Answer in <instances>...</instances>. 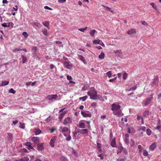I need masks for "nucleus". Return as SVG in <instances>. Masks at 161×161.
Instances as JSON below:
<instances>
[{"mask_svg":"<svg viewBox=\"0 0 161 161\" xmlns=\"http://www.w3.org/2000/svg\"><path fill=\"white\" fill-rule=\"evenodd\" d=\"M121 107L119 104L113 103L111 106V109L113 111V114L118 117H120L123 115L122 110L120 109Z\"/></svg>","mask_w":161,"mask_h":161,"instance_id":"f257e3e1","label":"nucleus"},{"mask_svg":"<svg viewBox=\"0 0 161 161\" xmlns=\"http://www.w3.org/2000/svg\"><path fill=\"white\" fill-rule=\"evenodd\" d=\"M87 94L90 96V98L93 100H96L98 98L97 95V92L95 91L90 92H88Z\"/></svg>","mask_w":161,"mask_h":161,"instance_id":"f03ea898","label":"nucleus"},{"mask_svg":"<svg viewBox=\"0 0 161 161\" xmlns=\"http://www.w3.org/2000/svg\"><path fill=\"white\" fill-rule=\"evenodd\" d=\"M72 122V119L71 117H65L64 120L63 122L64 125H67L69 124H70Z\"/></svg>","mask_w":161,"mask_h":161,"instance_id":"7ed1b4c3","label":"nucleus"},{"mask_svg":"<svg viewBox=\"0 0 161 161\" xmlns=\"http://www.w3.org/2000/svg\"><path fill=\"white\" fill-rule=\"evenodd\" d=\"M136 33V30L133 28L130 29L127 32V33L131 36H135Z\"/></svg>","mask_w":161,"mask_h":161,"instance_id":"20e7f679","label":"nucleus"},{"mask_svg":"<svg viewBox=\"0 0 161 161\" xmlns=\"http://www.w3.org/2000/svg\"><path fill=\"white\" fill-rule=\"evenodd\" d=\"M63 64L65 67L67 69H71L73 67V65L70 61H64L63 62Z\"/></svg>","mask_w":161,"mask_h":161,"instance_id":"39448f33","label":"nucleus"},{"mask_svg":"<svg viewBox=\"0 0 161 161\" xmlns=\"http://www.w3.org/2000/svg\"><path fill=\"white\" fill-rule=\"evenodd\" d=\"M81 114L82 115L85 117H91L92 116L91 113L89 111L85 112L84 111H81Z\"/></svg>","mask_w":161,"mask_h":161,"instance_id":"423d86ee","label":"nucleus"},{"mask_svg":"<svg viewBox=\"0 0 161 161\" xmlns=\"http://www.w3.org/2000/svg\"><path fill=\"white\" fill-rule=\"evenodd\" d=\"M153 99V95L151 94L150 95V97L149 98H147L146 100L144 103V105L145 106H147L148 104H149Z\"/></svg>","mask_w":161,"mask_h":161,"instance_id":"0eeeda50","label":"nucleus"},{"mask_svg":"<svg viewBox=\"0 0 161 161\" xmlns=\"http://www.w3.org/2000/svg\"><path fill=\"white\" fill-rule=\"evenodd\" d=\"M58 97V96L56 94L48 95L47 96V99L49 100H52L53 99H56Z\"/></svg>","mask_w":161,"mask_h":161,"instance_id":"6e6552de","label":"nucleus"},{"mask_svg":"<svg viewBox=\"0 0 161 161\" xmlns=\"http://www.w3.org/2000/svg\"><path fill=\"white\" fill-rule=\"evenodd\" d=\"M32 141L34 142V145L33 146L35 147L36 146V144L37 145L39 143V140L37 137H33L31 139Z\"/></svg>","mask_w":161,"mask_h":161,"instance_id":"1a4fd4ad","label":"nucleus"},{"mask_svg":"<svg viewBox=\"0 0 161 161\" xmlns=\"http://www.w3.org/2000/svg\"><path fill=\"white\" fill-rule=\"evenodd\" d=\"M37 149L38 151H42L44 149V147L43 143H39L36 145Z\"/></svg>","mask_w":161,"mask_h":161,"instance_id":"9d476101","label":"nucleus"},{"mask_svg":"<svg viewBox=\"0 0 161 161\" xmlns=\"http://www.w3.org/2000/svg\"><path fill=\"white\" fill-rule=\"evenodd\" d=\"M37 51V47H33L31 51L32 52V54L34 56H37L36 51Z\"/></svg>","mask_w":161,"mask_h":161,"instance_id":"9b49d317","label":"nucleus"},{"mask_svg":"<svg viewBox=\"0 0 161 161\" xmlns=\"http://www.w3.org/2000/svg\"><path fill=\"white\" fill-rule=\"evenodd\" d=\"M67 112V111H64V112H63L60 113V114L59 116L58 117L59 120L60 121H62V119L64 115L66 114Z\"/></svg>","mask_w":161,"mask_h":161,"instance_id":"f8f14e48","label":"nucleus"},{"mask_svg":"<svg viewBox=\"0 0 161 161\" xmlns=\"http://www.w3.org/2000/svg\"><path fill=\"white\" fill-rule=\"evenodd\" d=\"M158 76H156L154 77L152 83L154 85H156L158 83Z\"/></svg>","mask_w":161,"mask_h":161,"instance_id":"ddd939ff","label":"nucleus"},{"mask_svg":"<svg viewBox=\"0 0 161 161\" xmlns=\"http://www.w3.org/2000/svg\"><path fill=\"white\" fill-rule=\"evenodd\" d=\"M78 57L80 58V60L82 61L85 64H86V62L85 59V58L82 55H78Z\"/></svg>","mask_w":161,"mask_h":161,"instance_id":"4468645a","label":"nucleus"},{"mask_svg":"<svg viewBox=\"0 0 161 161\" xmlns=\"http://www.w3.org/2000/svg\"><path fill=\"white\" fill-rule=\"evenodd\" d=\"M157 143H153L150 146L149 149L152 151H153L154 150L155 148L156 147Z\"/></svg>","mask_w":161,"mask_h":161,"instance_id":"2eb2a0df","label":"nucleus"},{"mask_svg":"<svg viewBox=\"0 0 161 161\" xmlns=\"http://www.w3.org/2000/svg\"><path fill=\"white\" fill-rule=\"evenodd\" d=\"M32 25H35L38 28H41L42 26V25L40 24V23L37 22H33L32 23Z\"/></svg>","mask_w":161,"mask_h":161,"instance_id":"dca6fc26","label":"nucleus"},{"mask_svg":"<svg viewBox=\"0 0 161 161\" xmlns=\"http://www.w3.org/2000/svg\"><path fill=\"white\" fill-rule=\"evenodd\" d=\"M129 136L128 134H125V143L128 144L129 143Z\"/></svg>","mask_w":161,"mask_h":161,"instance_id":"f3484780","label":"nucleus"},{"mask_svg":"<svg viewBox=\"0 0 161 161\" xmlns=\"http://www.w3.org/2000/svg\"><path fill=\"white\" fill-rule=\"evenodd\" d=\"M111 144L113 147H115L116 146L115 142V138H114L111 142Z\"/></svg>","mask_w":161,"mask_h":161,"instance_id":"a211bd4d","label":"nucleus"},{"mask_svg":"<svg viewBox=\"0 0 161 161\" xmlns=\"http://www.w3.org/2000/svg\"><path fill=\"white\" fill-rule=\"evenodd\" d=\"M102 6H103V7H104L105 8L106 10L109 11L110 12H111L112 13H114V12L113 10H112V9H111L109 7H108L107 6L104 5H102Z\"/></svg>","mask_w":161,"mask_h":161,"instance_id":"6ab92c4d","label":"nucleus"},{"mask_svg":"<svg viewBox=\"0 0 161 161\" xmlns=\"http://www.w3.org/2000/svg\"><path fill=\"white\" fill-rule=\"evenodd\" d=\"M80 131H74L73 133V134L75 136V135ZM88 131H80V133L81 134H86L87 133Z\"/></svg>","mask_w":161,"mask_h":161,"instance_id":"aec40b11","label":"nucleus"},{"mask_svg":"<svg viewBox=\"0 0 161 161\" xmlns=\"http://www.w3.org/2000/svg\"><path fill=\"white\" fill-rule=\"evenodd\" d=\"M9 83V81H2L1 84H0V86H5L8 85Z\"/></svg>","mask_w":161,"mask_h":161,"instance_id":"412c9836","label":"nucleus"},{"mask_svg":"<svg viewBox=\"0 0 161 161\" xmlns=\"http://www.w3.org/2000/svg\"><path fill=\"white\" fill-rule=\"evenodd\" d=\"M114 53L115 54H117V55L119 56H120L122 54V52L121 50H116L114 51Z\"/></svg>","mask_w":161,"mask_h":161,"instance_id":"4be33fe9","label":"nucleus"},{"mask_svg":"<svg viewBox=\"0 0 161 161\" xmlns=\"http://www.w3.org/2000/svg\"><path fill=\"white\" fill-rule=\"evenodd\" d=\"M149 112L148 110L145 111L143 114V116L144 117H147L148 115Z\"/></svg>","mask_w":161,"mask_h":161,"instance_id":"5701e85b","label":"nucleus"},{"mask_svg":"<svg viewBox=\"0 0 161 161\" xmlns=\"http://www.w3.org/2000/svg\"><path fill=\"white\" fill-rule=\"evenodd\" d=\"M104 55L105 54L103 52H102L100 55H99L98 58L101 59H103L104 58Z\"/></svg>","mask_w":161,"mask_h":161,"instance_id":"b1692460","label":"nucleus"},{"mask_svg":"<svg viewBox=\"0 0 161 161\" xmlns=\"http://www.w3.org/2000/svg\"><path fill=\"white\" fill-rule=\"evenodd\" d=\"M95 32H97L95 30H93L90 31V34L93 37L94 36V34Z\"/></svg>","mask_w":161,"mask_h":161,"instance_id":"393cba45","label":"nucleus"},{"mask_svg":"<svg viewBox=\"0 0 161 161\" xmlns=\"http://www.w3.org/2000/svg\"><path fill=\"white\" fill-rule=\"evenodd\" d=\"M21 57L22 59V63H25L26 62V61L27 60L26 57L22 55Z\"/></svg>","mask_w":161,"mask_h":161,"instance_id":"a878e982","label":"nucleus"},{"mask_svg":"<svg viewBox=\"0 0 161 161\" xmlns=\"http://www.w3.org/2000/svg\"><path fill=\"white\" fill-rule=\"evenodd\" d=\"M43 25L47 28H49V23L48 21H46L43 23Z\"/></svg>","mask_w":161,"mask_h":161,"instance_id":"bb28decb","label":"nucleus"},{"mask_svg":"<svg viewBox=\"0 0 161 161\" xmlns=\"http://www.w3.org/2000/svg\"><path fill=\"white\" fill-rule=\"evenodd\" d=\"M22 49H21L20 47H19L18 48H16L14 50H12V51L14 53H16V52L21 51Z\"/></svg>","mask_w":161,"mask_h":161,"instance_id":"cd10ccee","label":"nucleus"},{"mask_svg":"<svg viewBox=\"0 0 161 161\" xmlns=\"http://www.w3.org/2000/svg\"><path fill=\"white\" fill-rule=\"evenodd\" d=\"M150 5H151L156 10H158V8L157 6L155 4L153 3H150Z\"/></svg>","mask_w":161,"mask_h":161,"instance_id":"c85d7f7f","label":"nucleus"},{"mask_svg":"<svg viewBox=\"0 0 161 161\" xmlns=\"http://www.w3.org/2000/svg\"><path fill=\"white\" fill-rule=\"evenodd\" d=\"M19 127L20 128L24 129L25 127V124L24 123H21V122L19 123Z\"/></svg>","mask_w":161,"mask_h":161,"instance_id":"c756f323","label":"nucleus"},{"mask_svg":"<svg viewBox=\"0 0 161 161\" xmlns=\"http://www.w3.org/2000/svg\"><path fill=\"white\" fill-rule=\"evenodd\" d=\"M87 98V96H85L84 97H80L79 98L80 100H82L83 101H85Z\"/></svg>","mask_w":161,"mask_h":161,"instance_id":"7c9ffc66","label":"nucleus"},{"mask_svg":"<svg viewBox=\"0 0 161 161\" xmlns=\"http://www.w3.org/2000/svg\"><path fill=\"white\" fill-rule=\"evenodd\" d=\"M79 127L81 128H83L85 127V125L83 122H80L79 124Z\"/></svg>","mask_w":161,"mask_h":161,"instance_id":"2f4dec72","label":"nucleus"},{"mask_svg":"<svg viewBox=\"0 0 161 161\" xmlns=\"http://www.w3.org/2000/svg\"><path fill=\"white\" fill-rule=\"evenodd\" d=\"M106 74L109 78H110L112 75V71H109L106 73Z\"/></svg>","mask_w":161,"mask_h":161,"instance_id":"473e14b6","label":"nucleus"},{"mask_svg":"<svg viewBox=\"0 0 161 161\" xmlns=\"http://www.w3.org/2000/svg\"><path fill=\"white\" fill-rule=\"evenodd\" d=\"M22 35L24 36V37L26 38L28 36V34L26 32H23L22 33Z\"/></svg>","mask_w":161,"mask_h":161,"instance_id":"72a5a7b5","label":"nucleus"},{"mask_svg":"<svg viewBox=\"0 0 161 161\" xmlns=\"http://www.w3.org/2000/svg\"><path fill=\"white\" fill-rule=\"evenodd\" d=\"M89 88V86L87 85H85L82 89V91H85L86 90Z\"/></svg>","mask_w":161,"mask_h":161,"instance_id":"f704fd0d","label":"nucleus"},{"mask_svg":"<svg viewBox=\"0 0 161 161\" xmlns=\"http://www.w3.org/2000/svg\"><path fill=\"white\" fill-rule=\"evenodd\" d=\"M100 42V40H94L93 41V43L94 44H99Z\"/></svg>","mask_w":161,"mask_h":161,"instance_id":"c9c22d12","label":"nucleus"},{"mask_svg":"<svg viewBox=\"0 0 161 161\" xmlns=\"http://www.w3.org/2000/svg\"><path fill=\"white\" fill-rule=\"evenodd\" d=\"M13 24L12 22H8L7 23V27H11L12 28Z\"/></svg>","mask_w":161,"mask_h":161,"instance_id":"e433bc0d","label":"nucleus"},{"mask_svg":"<svg viewBox=\"0 0 161 161\" xmlns=\"http://www.w3.org/2000/svg\"><path fill=\"white\" fill-rule=\"evenodd\" d=\"M8 137L11 140H12L13 139V135L11 133H8Z\"/></svg>","mask_w":161,"mask_h":161,"instance_id":"4c0bfd02","label":"nucleus"},{"mask_svg":"<svg viewBox=\"0 0 161 161\" xmlns=\"http://www.w3.org/2000/svg\"><path fill=\"white\" fill-rule=\"evenodd\" d=\"M127 76V74L126 72H125L123 75V79L125 80L126 79Z\"/></svg>","mask_w":161,"mask_h":161,"instance_id":"58836bf2","label":"nucleus"},{"mask_svg":"<svg viewBox=\"0 0 161 161\" xmlns=\"http://www.w3.org/2000/svg\"><path fill=\"white\" fill-rule=\"evenodd\" d=\"M87 28V27H86L84 28L79 29H78V30L79 31H81L82 32H84V31L86 30Z\"/></svg>","mask_w":161,"mask_h":161,"instance_id":"ea45409f","label":"nucleus"},{"mask_svg":"<svg viewBox=\"0 0 161 161\" xmlns=\"http://www.w3.org/2000/svg\"><path fill=\"white\" fill-rule=\"evenodd\" d=\"M9 92L13 94H14L15 93V91L13 88H11L9 90Z\"/></svg>","mask_w":161,"mask_h":161,"instance_id":"a19ab883","label":"nucleus"},{"mask_svg":"<svg viewBox=\"0 0 161 161\" xmlns=\"http://www.w3.org/2000/svg\"><path fill=\"white\" fill-rule=\"evenodd\" d=\"M56 136H53L52 137V138H51L50 141H51V142H55V141H56Z\"/></svg>","mask_w":161,"mask_h":161,"instance_id":"79ce46f5","label":"nucleus"},{"mask_svg":"<svg viewBox=\"0 0 161 161\" xmlns=\"http://www.w3.org/2000/svg\"><path fill=\"white\" fill-rule=\"evenodd\" d=\"M137 88L136 86H135L134 87H132L130 88L129 90V91H130L131 90L134 91L136 90Z\"/></svg>","mask_w":161,"mask_h":161,"instance_id":"37998d69","label":"nucleus"},{"mask_svg":"<svg viewBox=\"0 0 161 161\" xmlns=\"http://www.w3.org/2000/svg\"><path fill=\"white\" fill-rule=\"evenodd\" d=\"M52 118V117H51V116H49L46 119V120L47 122H49V121H50Z\"/></svg>","mask_w":161,"mask_h":161,"instance_id":"c03bdc74","label":"nucleus"},{"mask_svg":"<svg viewBox=\"0 0 161 161\" xmlns=\"http://www.w3.org/2000/svg\"><path fill=\"white\" fill-rule=\"evenodd\" d=\"M148 152L146 150H144L143 151V155L144 156H147L148 155Z\"/></svg>","mask_w":161,"mask_h":161,"instance_id":"a18cd8bd","label":"nucleus"},{"mask_svg":"<svg viewBox=\"0 0 161 161\" xmlns=\"http://www.w3.org/2000/svg\"><path fill=\"white\" fill-rule=\"evenodd\" d=\"M26 145L29 147L31 146V143L30 142H27L26 144Z\"/></svg>","mask_w":161,"mask_h":161,"instance_id":"49530a36","label":"nucleus"},{"mask_svg":"<svg viewBox=\"0 0 161 161\" xmlns=\"http://www.w3.org/2000/svg\"><path fill=\"white\" fill-rule=\"evenodd\" d=\"M55 142H51V141H50V144L52 147H54V143Z\"/></svg>","mask_w":161,"mask_h":161,"instance_id":"de8ad7c7","label":"nucleus"},{"mask_svg":"<svg viewBox=\"0 0 161 161\" xmlns=\"http://www.w3.org/2000/svg\"><path fill=\"white\" fill-rule=\"evenodd\" d=\"M142 24L143 25H144L146 26H147L148 25V24L145 21H142Z\"/></svg>","mask_w":161,"mask_h":161,"instance_id":"09e8293b","label":"nucleus"},{"mask_svg":"<svg viewBox=\"0 0 161 161\" xmlns=\"http://www.w3.org/2000/svg\"><path fill=\"white\" fill-rule=\"evenodd\" d=\"M116 78H117V77H115L114 78H113L112 79H110L109 80V81L110 82H113L114 81H115L116 80Z\"/></svg>","mask_w":161,"mask_h":161,"instance_id":"8fccbe9b","label":"nucleus"},{"mask_svg":"<svg viewBox=\"0 0 161 161\" xmlns=\"http://www.w3.org/2000/svg\"><path fill=\"white\" fill-rule=\"evenodd\" d=\"M2 26L4 27H7V23H4L2 24Z\"/></svg>","mask_w":161,"mask_h":161,"instance_id":"3c124183","label":"nucleus"},{"mask_svg":"<svg viewBox=\"0 0 161 161\" xmlns=\"http://www.w3.org/2000/svg\"><path fill=\"white\" fill-rule=\"evenodd\" d=\"M126 159V158L125 157L124 158H121V159H119V158H118L117 159V161H124V160H125Z\"/></svg>","mask_w":161,"mask_h":161,"instance_id":"603ef678","label":"nucleus"},{"mask_svg":"<svg viewBox=\"0 0 161 161\" xmlns=\"http://www.w3.org/2000/svg\"><path fill=\"white\" fill-rule=\"evenodd\" d=\"M44 8L45 9H49V10H52V9L51 8L49 7H48L47 6H44Z\"/></svg>","mask_w":161,"mask_h":161,"instance_id":"864d4df0","label":"nucleus"},{"mask_svg":"<svg viewBox=\"0 0 161 161\" xmlns=\"http://www.w3.org/2000/svg\"><path fill=\"white\" fill-rule=\"evenodd\" d=\"M146 129V128L145 127H141L140 128V130L142 131H145Z\"/></svg>","mask_w":161,"mask_h":161,"instance_id":"5fc2aeb1","label":"nucleus"},{"mask_svg":"<svg viewBox=\"0 0 161 161\" xmlns=\"http://www.w3.org/2000/svg\"><path fill=\"white\" fill-rule=\"evenodd\" d=\"M141 119H142V121H143V118L142 117H141V116L138 115L137 116V119L138 120H140Z\"/></svg>","mask_w":161,"mask_h":161,"instance_id":"6e6d98bb","label":"nucleus"},{"mask_svg":"<svg viewBox=\"0 0 161 161\" xmlns=\"http://www.w3.org/2000/svg\"><path fill=\"white\" fill-rule=\"evenodd\" d=\"M97 104L96 103H95V102H94L92 104V107H96L97 106Z\"/></svg>","mask_w":161,"mask_h":161,"instance_id":"4d7b16f0","label":"nucleus"},{"mask_svg":"<svg viewBox=\"0 0 161 161\" xmlns=\"http://www.w3.org/2000/svg\"><path fill=\"white\" fill-rule=\"evenodd\" d=\"M36 158H35L34 156H32L31 157V160L32 161H34V160L36 159Z\"/></svg>","mask_w":161,"mask_h":161,"instance_id":"13d9d810","label":"nucleus"},{"mask_svg":"<svg viewBox=\"0 0 161 161\" xmlns=\"http://www.w3.org/2000/svg\"><path fill=\"white\" fill-rule=\"evenodd\" d=\"M67 79L69 80H71L72 79V77L69 75H68L67 76Z\"/></svg>","mask_w":161,"mask_h":161,"instance_id":"bf43d9fd","label":"nucleus"},{"mask_svg":"<svg viewBox=\"0 0 161 161\" xmlns=\"http://www.w3.org/2000/svg\"><path fill=\"white\" fill-rule=\"evenodd\" d=\"M13 9L15 11H17L18 10V6L17 5H15L14 7L13 8Z\"/></svg>","mask_w":161,"mask_h":161,"instance_id":"052dcab7","label":"nucleus"},{"mask_svg":"<svg viewBox=\"0 0 161 161\" xmlns=\"http://www.w3.org/2000/svg\"><path fill=\"white\" fill-rule=\"evenodd\" d=\"M123 152L124 153H125V154H126V155L127 154H128L127 151V150H126V149L125 148L123 150Z\"/></svg>","mask_w":161,"mask_h":161,"instance_id":"680f3d73","label":"nucleus"},{"mask_svg":"<svg viewBox=\"0 0 161 161\" xmlns=\"http://www.w3.org/2000/svg\"><path fill=\"white\" fill-rule=\"evenodd\" d=\"M98 156L101 159H103V155L102 154H100Z\"/></svg>","mask_w":161,"mask_h":161,"instance_id":"e2e57ef3","label":"nucleus"},{"mask_svg":"<svg viewBox=\"0 0 161 161\" xmlns=\"http://www.w3.org/2000/svg\"><path fill=\"white\" fill-rule=\"evenodd\" d=\"M97 147L98 148H100L101 147V144L99 143H97Z\"/></svg>","mask_w":161,"mask_h":161,"instance_id":"0e129e2a","label":"nucleus"},{"mask_svg":"<svg viewBox=\"0 0 161 161\" xmlns=\"http://www.w3.org/2000/svg\"><path fill=\"white\" fill-rule=\"evenodd\" d=\"M61 159L62 160H63V161H66L67 160V159L65 158L64 157H62L61 158Z\"/></svg>","mask_w":161,"mask_h":161,"instance_id":"69168bd1","label":"nucleus"},{"mask_svg":"<svg viewBox=\"0 0 161 161\" xmlns=\"http://www.w3.org/2000/svg\"><path fill=\"white\" fill-rule=\"evenodd\" d=\"M71 137L70 136H68L67 138H66V140L67 141H69L71 140Z\"/></svg>","mask_w":161,"mask_h":161,"instance_id":"338daca9","label":"nucleus"},{"mask_svg":"<svg viewBox=\"0 0 161 161\" xmlns=\"http://www.w3.org/2000/svg\"><path fill=\"white\" fill-rule=\"evenodd\" d=\"M18 121L17 120H15L13 122V123L14 125H16L18 123Z\"/></svg>","mask_w":161,"mask_h":161,"instance_id":"774afa93","label":"nucleus"}]
</instances>
